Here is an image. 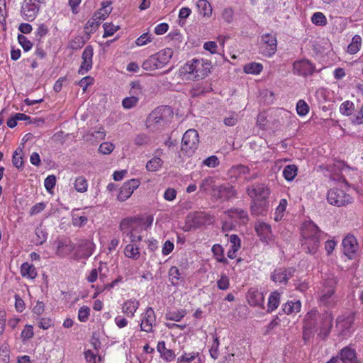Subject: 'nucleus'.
<instances>
[{
	"instance_id": "43",
	"label": "nucleus",
	"mask_w": 363,
	"mask_h": 363,
	"mask_svg": "<svg viewBox=\"0 0 363 363\" xmlns=\"http://www.w3.org/2000/svg\"><path fill=\"white\" fill-rule=\"evenodd\" d=\"M12 163L13 166L19 169L22 167L23 164V149L18 147L13 152L12 157Z\"/></svg>"
},
{
	"instance_id": "62",
	"label": "nucleus",
	"mask_w": 363,
	"mask_h": 363,
	"mask_svg": "<svg viewBox=\"0 0 363 363\" xmlns=\"http://www.w3.org/2000/svg\"><path fill=\"white\" fill-rule=\"evenodd\" d=\"M56 184V177L54 175H49L47 177L44 181V186L45 189L50 192L52 189L55 187Z\"/></svg>"
},
{
	"instance_id": "21",
	"label": "nucleus",
	"mask_w": 363,
	"mask_h": 363,
	"mask_svg": "<svg viewBox=\"0 0 363 363\" xmlns=\"http://www.w3.org/2000/svg\"><path fill=\"white\" fill-rule=\"evenodd\" d=\"M344 254L351 259L356 253L358 245L355 237L352 235H347L342 240Z\"/></svg>"
},
{
	"instance_id": "25",
	"label": "nucleus",
	"mask_w": 363,
	"mask_h": 363,
	"mask_svg": "<svg viewBox=\"0 0 363 363\" xmlns=\"http://www.w3.org/2000/svg\"><path fill=\"white\" fill-rule=\"evenodd\" d=\"M140 306L136 299L126 300L122 305V312L128 317L133 318Z\"/></svg>"
},
{
	"instance_id": "47",
	"label": "nucleus",
	"mask_w": 363,
	"mask_h": 363,
	"mask_svg": "<svg viewBox=\"0 0 363 363\" xmlns=\"http://www.w3.org/2000/svg\"><path fill=\"white\" fill-rule=\"evenodd\" d=\"M311 21L313 24L319 26H323L327 24V18L322 12H315L311 17Z\"/></svg>"
},
{
	"instance_id": "16",
	"label": "nucleus",
	"mask_w": 363,
	"mask_h": 363,
	"mask_svg": "<svg viewBox=\"0 0 363 363\" xmlns=\"http://www.w3.org/2000/svg\"><path fill=\"white\" fill-rule=\"evenodd\" d=\"M294 269L292 267H280L275 269L271 274V279L276 284H286L293 277Z\"/></svg>"
},
{
	"instance_id": "41",
	"label": "nucleus",
	"mask_w": 363,
	"mask_h": 363,
	"mask_svg": "<svg viewBox=\"0 0 363 363\" xmlns=\"http://www.w3.org/2000/svg\"><path fill=\"white\" fill-rule=\"evenodd\" d=\"M169 279L173 285H177L183 277L178 267L175 266L171 267L168 272Z\"/></svg>"
},
{
	"instance_id": "32",
	"label": "nucleus",
	"mask_w": 363,
	"mask_h": 363,
	"mask_svg": "<svg viewBox=\"0 0 363 363\" xmlns=\"http://www.w3.org/2000/svg\"><path fill=\"white\" fill-rule=\"evenodd\" d=\"M301 308V303L300 301H289L282 306L284 313L287 315L298 313Z\"/></svg>"
},
{
	"instance_id": "63",
	"label": "nucleus",
	"mask_w": 363,
	"mask_h": 363,
	"mask_svg": "<svg viewBox=\"0 0 363 363\" xmlns=\"http://www.w3.org/2000/svg\"><path fill=\"white\" fill-rule=\"evenodd\" d=\"M203 164L208 167H216L219 164V161L216 155H212L204 160Z\"/></svg>"
},
{
	"instance_id": "51",
	"label": "nucleus",
	"mask_w": 363,
	"mask_h": 363,
	"mask_svg": "<svg viewBox=\"0 0 363 363\" xmlns=\"http://www.w3.org/2000/svg\"><path fill=\"white\" fill-rule=\"evenodd\" d=\"M10 359L9 346L4 343L0 345V362L1 363H9Z\"/></svg>"
},
{
	"instance_id": "31",
	"label": "nucleus",
	"mask_w": 363,
	"mask_h": 363,
	"mask_svg": "<svg viewBox=\"0 0 363 363\" xmlns=\"http://www.w3.org/2000/svg\"><path fill=\"white\" fill-rule=\"evenodd\" d=\"M247 300L251 306H262L264 302V297L262 292L258 291H249Z\"/></svg>"
},
{
	"instance_id": "49",
	"label": "nucleus",
	"mask_w": 363,
	"mask_h": 363,
	"mask_svg": "<svg viewBox=\"0 0 363 363\" xmlns=\"http://www.w3.org/2000/svg\"><path fill=\"white\" fill-rule=\"evenodd\" d=\"M88 184L85 178L82 177H77L74 182V188L78 192H85L87 190Z\"/></svg>"
},
{
	"instance_id": "30",
	"label": "nucleus",
	"mask_w": 363,
	"mask_h": 363,
	"mask_svg": "<svg viewBox=\"0 0 363 363\" xmlns=\"http://www.w3.org/2000/svg\"><path fill=\"white\" fill-rule=\"evenodd\" d=\"M21 274L24 278L33 280L35 279L38 274L35 267L33 264L25 262L21 266Z\"/></svg>"
},
{
	"instance_id": "7",
	"label": "nucleus",
	"mask_w": 363,
	"mask_h": 363,
	"mask_svg": "<svg viewBox=\"0 0 363 363\" xmlns=\"http://www.w3.org/2000/svg\"><path fill=\"white\" fill-rule=\"evenodd\" d=\"M199 143L198 132L194 129L186 130L182 140V150L187 155L193 154L197 149Z\"/></svg>"
},
{
	"instance_id": "38",
	"label": "nucleus",
	"mask_w": 363,
	"mask_h": 363,
	"mask_svg": "<svg viewBox=\"0 0 363 363\" xmlns=\"http://www.w3.org/2000/svg\"><path fill=\"white\" fill-rule=\"evenodd\" d=\"M298 167L295 164H289L284 167L283 177L288 182H291L297 176Z\"/></svg>"
},
{
	"instance_id": "52",
	"label": "nucleus",
	"mask_w": 363,
	"mask_h": 363,
	"mask_svg": "<svg viewBox=\"0 0 363 363\" xmlns=\"http://www.w3.org/2000/svg\"><path fill=\"white\" fill-rule=\"evenodd\" d=\"M199 352H193L191 353H184L177 358L178 363H190L199 357Z\"/></svg>"
},
{
	"instance_id": "60",
	"label": "nucleus",
	"mask_w": 363,
	"mask_h": 363,
	"mask_svg": "<svg viewBox=\"0 0 363 363\" xmlns=\"http://www.w3.org/2000/svg\"><path fill=\"white\" fill-rule=\"evenodd\" d=\"M138 102V98L136 96H130L125 98L122 101V106L125 109H130L135 107Z\"/></svg>"
},
{
	"instance_id": "50",
	"label": "nucleus",
	"mask_w": 363,
	"mask_h": 363,
	"mask_svg": "<svg viewBox=\"0 0 363 363\" xmlns=\"http://www.w3.org/2000/svg\"><path fill=\"white\" fill-rule=\"evenodd\" d=\"M185 315V312L181 311H172L166 313V318L176 322L180 321Z\"/></svg>"
},
{
	"instance_id": "24",
	"label": "nucleus",
	"mask_w": 363,
	"mask_h": 363,
	"mask_svg": "<svg viewBox=\"0 0 363 363\" xmlns=\"http://www.w3.org/2000/svg\"><path fill=\"white\" fill-rule=\"evenodd\" d=\"M163 154V150L157 149L155 152V156L150 160L146 164V169L150 172H156L160 170L163 165V160L160 156Z\"/></svg>"
},
{
	"instance_id": "29",
	"label": "nucleus",
	"mask_w": 363,
	"mask_h": 363,
	"mask_svg": "<svg viewBox=\"0 0 363 363\" xmlns=\"http://www.w3.org/2000/svg\"><path fill=\"white\" fill-rule=\"evenodd\" d=\"M227 216L231 218H239L243 223L249 220L247 212L241 208H232L225 211Z\"/></svg>"
},
{
	"instance_id": "34",
	"label": "nucleus",
	"mask_w": 363,
	"mask_h": 363,
	"mask_svg": "<svg viewBox=\"0 0 363 363\" xmlns=\"http://www.w3.org/2000/svg\"><path fill=\"white\" fill-rule=\"evenodd\" d=\"M112 8L110 1H104L101 3V8L94 13L95 16L101 21L106 19V18L111 12Z\"/></svg>"
},
{
	"instance_id": "59",
	"label": "nucleus",
	"mask_w": 363,
	"mask_h": 363,
	"mask_svg": "<svg viewBox=\"0 0 363 363\" xmlns=\"http://www.w3.org/2000/svg\"><path fill=\"white\" fill-rule=\"evenodd\" d=\"M33 328L31 325H26L21 333L23 342L31 339L33 337Z\"/></svg>"
},
{
	"instance_id": "23",
	"label": "nucleus",
	"mask_w": 363,
	"mask_h": 363,
	"mask_svg": "<svg viewBox=\"0 0 363 363\" xmlns=\"http://www.w3.org/2000/svg\"><path fill=\"white\" fill-rule=\"evenodd\" d=\"M338 357L340 363H359L355 350L348 347L341 350Z\"/></svg>"
},
{
	"instance_id": "42",
	"label": "nucleus",
	"mask_w": 363,
	"mask_h": 363,
	"mask_svg": "<svg viewBox=\"0 0 363 363\" xmlns=\"http://www.w3.org/2000/svg\"><path fill=\"white\" fill-rule=\"evenodd\" d=\"M263 69V66L260 63L251 62L245 65L244 71L247 74H258Z\"/></svg>"
},
{
	"instance_id": "12",
	"label": "nucleus",
	"mask_w": 363,
	"mask_h": 363,
	"mask_svg": "<svg viewBox=\"0 0 363 363\" xmlns=\"http://www.w3.org/2000/svg\"><path fill=\"white\" fill-rule=\"evenodd\" d=\"M277 38L273 34H264L260 42L261 52L265 56L271 57L277 51Z\"/></svg>"
},
{
	"instance_id": "8",
	"label": "nucleus",
	"mask_w": 363,
	"mask_h": 363,
	"mask_svg": "<svg viewBox=\"0 0 363 363\" xmlns=\"http://www.w3.org/2000/svg\"><path fill=\"white\" fill-rule=\"evenodd\" d=\"M328 201L331 204L337 206H343L352 203V198L345 191L340 189H331L328 192Z\"/></svg>"
},
{
	"instance_id": "20",
	"label": "nucleus",
	"mask_w": 363,
	"mask_h": 363,
	"mask_svg": "<svg viewBox=\"0 0 363 363\" xmlns=\"http://www.w3.org/2000/svg\"><path fill=\"white\" fill-rule=\"evenodd\" d=\"M333 317L331 313L326 312L320 318L318 336L321 339L326 338L333 327Z\"/></svg>"
},
{
	"instance_id": "45",
	"label": "nucleus",
	"mask_w": 363,
	"mask_h": 363,
	"mask_svg": "<svg viewBox=\"0 0 363 363\" xmlns=\"http://www.w3.org/2000/svg\"><path fill=\"white\" fill-rule=\"evenodd\" d=\"M354 110V104L350 101H344L340 106V113L346 116H351Z\"/></svg>"
},
{
	"instance_id": "10",
	"label": "nucleus",
	"mask_w": 363,
	"mask_h": 363,
	"mask_svg": "<svg viewBox=\"0 0 363 363\" xmlns=\"http://www.w3.org/2000/svg\"><path fill=\"white\" fill-rule=\"evenodd\" d=\"M247 195L252 201L255 200H268L270 194L269 189L263 184H255L249 186L246 189Z\"/></svg>"
},
{
	"instance_id": "5",
	"label": "nucleus",
	"mask_w": 363,
	"mask_h": 363,
	"mask_svg": "<svg viewBox=\"0 0 363 363\" xmlns=\"http://www.w3.org/2000/svg\"><path fill=\"white\" fill-rule=\"evenodd\" d=\"M210 71V64L202 59L191 60L187 62L181 69L182 74H187L189 78L201 79Z\"/></svg>"
},
{
	"instance_id": "9",
	"label": "nucleus",
	"mask_w": 363,
	"mask_h": 363,
	"mask_svg": "<svg viewBox=\"0 0 363 363\" xmlns=\"http://www.w3.org/2000/svg\"><path fill=\"white\" fill-rule=\"evenodd\" d=\"M255 230L261 242L267 245H271L274 242V235H273L272 227L269 224L262 220H258L255 223Z\"/></svg>"
},
{
	"instance_id": "46",
	"label": "nucleus",
	"mask_w": 363,
	"mask_h": 363,
	"mask_svg": "<svg viewBox=\"0 0 363 363\" xmlns=\"http://www.w3.org/2000/svg\"><path fill=\"white\" fill-rule=\"evenodd\" d=\"M211 250L218 262L222 263L227 262V259L223 256V249L220 245H213Z\"/></svg>"
},
{
	"instance_id": "15",
	"label": "nucleus",
	"mask_w": 363,
	"mask_h": 363,
	"mask_svg": "<svg viewBox=\"0 0 363 363\" xmlns=\"http://www.w3.org/2000/svg\"><path fill=\"white\" fill-rule=\"evenodd\" d=\"M293 68L294 74L302 77L311 76L315 72V66L306 59L295 61Z\"/></svg>"
},
{
	"instance_id": "48",
	"label": "nucleus",
	"mask_w": 363,
	"mask_h": 363,
	"mask_svg": "<svg viewBox=\"0 0 363 363\" xmlns=\"http://www.w3.org/2000/svg\"><path fill=\"white\" fill-rule=\"evenodd\" d=\"M215 185V179L213 177H208L203 179L200 184V189L203 191H208L210 189L213 190V187H216Z\"/></svg>"
},
{
	"instance_id": "26",
	"label": "nucleus",
	"mask_w": 363,
	"mask_h": 363,
	"mask_svg": "<svg viewBox=\"0 0 363 363\" xmlns=\"http://www.w3.org/2000/svg\"><path fill=\"white\" fill-rule=\"evenodd\" d=\"M157 350L160 354L161 357L167 362H172L175 358L174 351L166 348L164 341L158 342Z\"/></svg>"
},
{
	"instance_id": "39",
	"label": "nucleus",
	"mask_w": 363,
	"mask_h": 363,
	"mask_svg": "<svg viewBox=\"0 0 363 363\" xmlns=\"http://www.w3.org/2000/svg\"><path fill=\"white\" fill-rule=\"evenodd\" d=\"M196 5L201 15L203 16H209L211 15V6L207 0H199Z\"/></svg>"
},
{
	"instance_id": "33",
	"label": "nucleus",
	"mask_w": 363,
	"mask_h": 363,
	"mask_svg": "<svg viewBox=\"0 0 363 363\" xmlns=\"http://www.w3.org/2000/svg\"><path fill=\"white\" fill-rule=\"evenodd\" d=\"M281 294L275 291L270 294L267 303V311L272 312L275 311L280 303Z\"/></svg>"
},
{
	"instance_id": "3",
	"label": "nucleus",
	"mask_w": 363,
	"mask_h": 363,
	"mask_svg": "<svg viewBox=\"0 0 363 363\" xmlns=\"http://www.w3.org/2000/svg\"><path fill=\"white\" fill-rule=\"evenodd\" d=\"M337 282V278L333 274H328L323 279L318 291L319 301L321 304L331 306L337 302L335 291Z\"/></svg>"
},
{
	"instance_id": "14",
	"label": "nucleus",
	"mask_w": 363,
	"mask_h": 363,
	"mask_svg": "<svg viewBox=\"0 0 363 363\" xmlns=\"http://www.w3.org/2000/svg\"><path fill=\"white\" fill-rule=\"evenodd\" d=\"M228 174L230 178L244 179L246 182H250L257 177V174H251L249 167L242 164L232 167L228 171Z\"/></svg>"
},
{
	"instance_id": "61",
	"label": "nucleus",
	"mask_w": 363,
	"mask_h": 363,
	"mask_svg": "<svg viewBox=\"0 0 363 363\" xmlns=\"http://www.w3.org/2000/svg\"><path fill=\"white\" fill-rule=\"evenodd\" d=\"M35 235L37 237L36 245H43L47 240V233L41 227H38L35 229Z\"/></svg>"
},
{
	"instance_id": "44",
	"label": "nucleus",
	"mask_w": 363,
	"mask_h": 363,
	"mask_svg": "<svg viewBox=\"0 0 363 363\" xmlns=\"http://www.w3.org/2000/svg\"><path fill=\"white\" fill-rule=\"evenodd\" d=\"M287 206V201L284 199H282L279 201V206L277 207L275 213H274V220L279 221L281 220L284 216V213L286 211Z\"/></svg>"
},
{
	"instance_id": "28",
	"label": "nucleus",
	"mask_w": 363,
	"mask_h": 363,
	"mask_svg": "<svg viewBox=\"0 0 363 363\" xmlns=\"http://www.w3.org/2000/svg\"><path fill=\"white\" fill-rule=\"evenodd\" d=\"M354 316L352 315L339 316L337 319V327L339 328L342 332L349 330L353 324Z\"/></svg>"
},
{
	"instance_id": "22",
	"label": "nucleus",
	"mask_w": 363,
	"mask_h": 363,
	"mask_svg": "<svg viewBox=\"0 0 363 363\" xmlns=\"http://www.w3.org/2000/svg\"><path fill=\"white\" fill-rule=\"evenodd\" d=\"M269 209L268 200H255L250 202V211L253 216H265Z\"/></svg>"
},
{
	"instance_id": "57",
	"label": "nucleus",
	"mask_w": 363,
	"mask_h": 363,
	"mask_svg": "<svg viewBox=\"0 0 363 363\" xmlns=\"http://www.w3.org/2000/svg\"><path fill=\"white\" fill-rule=\"evenodd\" d=\"M309 111L308 105L303 101L299 100L296 104V111L300 116H306Z\"/></svg>"
},
{
	"instance_id": "35",
	"label": "nucleus",
	"mask_w": 363,
	"mask_h": 363,
	"mask_svg": "<svg viewBox=\"0 0 363 363\" xmlns=\"http://www.w3.org/2000/svg\"><path fill=\"white\" fill-rule=\"evenodd\" d=\"M362 43V39L360 35H355L352 38L351 43L348 45L347 52L351 55L356 54L359 51Z\"/></svg>"
},
{
	"instance_id": "13",
	"label": "nucleus",
	"mask_w": 363,
	"mask_h": 363,
	"mask_svg": "<svg viewBox=\"0 0 363 363\" xmlns=\"http://www.w3.org/2000/svg\"><path fill=\"white\" fill-rule=\"evenodd\" d=\"M156 315L154 310L148 307L145 311L141 314L140 323V330L146 333H152L154 326L156 325Z\"/></svg>"
},
{
	"instance_id": "64",
	"label": "nucleus",
	"mask_w": 363,
	"mask_h": 363,
	"mask_svg": "<svg viewBox=\"0 0 363 363\" xmlns=\"http://www.w3.org/2000/svg\"><path fill=\"white\" fill-rule=\"evenodd\" d=\"M152 40L150 35L147 33H143L139 38H138L135 40V44L138 46H143L148 43H150Z\"/></svg>"
},
{
	"instance_id": "53",
	"label": "nucleus",
	"mask_w": 363,
	"mask_h": 363,
	"mask_svg": "<svg viewBox=\"0 0 363 363\" xmlns=\"http://www.w3.org/2000/svg\"><path fill=\"white\" fill-rule=\"evenodd\" d=\"M90 308L86 306H83L78 311V319L81 322H86L90 315Z\"/></svg>"
},
{
	"instance_id": "55",
	"label": "nucleus",
	"mask_w": 363,
	"mask_h": 363,
	"mask_svg": "<svg viewBox=\"0 0 363 363\" xmlns=\"http://www.w3.org/2000/svg\"><path fill=\"white\" fill-rule=\"evenodd\" d=\"M104 29V33L103 35V38H107L108 36H112L118 29V26H115L111 23H105L103 26Z\"/></svg>"
},
{
	"instance_id": "27",
	"label": "nucleus",
	"mask_w": 363,
	"mask_h": 363,
	"mask_svg": "<svg viewBox=\"0 0 363 363\" xmlns=\"http://www.w3.org/2000/svg\"><path fill=\"white\" fill-rule=\"evenodd\" d=\"M124 255L133 260H138L140 257V249L138 245L127 243L124 247Z\"/></svg>"
},
{
	"instance_id": "11",
	"label": "nucleus",
	"mask_w": 363,
	"mask_h": 363,
	"mask_svg": "<svg viewBox=\"0 0 363 363\" xmlns=\"http://www.w3.org/2000/svg\"><path fill=\"white\" fill-rule=\"evenodd\" d=\"M41 6L33 0H24L21 9L22 17L28 21H33L38 16Z\"/></svg>"
},
{
	"instance_id": "36",
	"label": "nucleus",
	"mask_w": 363,
	"mask_h": 363,
	"mask_svg": "<svg viewBox=\"0 0 363 363\" xmlns=\"http://www.w3.org/2000/svg\"><path fill=\"white\" fill-rule=\"evenodd\" d=\"M135 222L136 220L133 218H126L121 220L119 228L123 235L134 230Z\"/></svg>"
},
{
	"instance_id": "18",
	"label": "nucleus",
	"mask_w": 363,
	"mask_h": 363,
	"mask_svg": "<svg viewBox=\"0 0 363 363\" xmlns=\"http://www.w3.org/2000/svg\"><path fill=\"white\" fill-rule=\"evenodd\" d=\"M236 191L229 184H222L213 187V195L222 201L229 200L235 197Z\"/></svg>"
},
{
	"instance_id": "56",
	"label": "nucleus",
	"mask_w": 363,
	"mask_h": 363,
	"mask_svg": "<svg viewBox=\"0 0 363 363\" xmlns=\"http://www.w3.org/2000/svg\"><path fill=\"white\" fill-rule=\"evenodd\" d=\"M217 286L220 290H227L230 287V279L225 274H221L219 279L217 280Z\"/></svg>"
},
{
	"instance_id": "54",
	"label": "nucleus",
	"mask_w": 363,
	"mask_h": 363,
	"mask_svg": "<svg viewBox=\"0 0 363 363\" xmlns=\"http://www.w3.org/2000/svg\"><path fill=\"white\" fill-rule=\"evenodd\" d=\"M115 145L110 142L102 143L98 149L99 152L103 155H109L114 150Z\"/></svg>"
},
{
	"instance_id": "2",
	"label": "nucleus",
	"mask_w": 363,
	"mask_h": 363,
	"mask_svg": "<svg viewBox=\"0 0 363 363\" xmlns=\"http://www.w3.org/2000/svg\"><path fill=\"white\" fill-rule=\"evenodd\" d=\"M320 233L318 228L313 223L307 224L303 228V240L301 248L306 253L311 255L316 253L320 244Z\"/></svg>"
},
{
	"instance_id": "37",
	"label": "nucleus",
	"mask_w": 363,
	"mask_h": 363,
	"mask_svg": "<svg viewBox=\"0 0 363 363\" xmlns=\"http://www.w3.org/2000/svg\"><path fill=\"white\" fill-rule=\"evenodd\" d=\"M87 220L86 216L79 214V209H74L72 211V223L74 226H84L87 223Z\"/></svg>"
},
{
	"instance_id": "58",
	"label": "nucleus",
	"mask_w": 363,
	"mask_h": 363,
	"mask_svg": "<svg viewBox=\"0 0 363 363\" xmlns=\"http://www.w3.org/2000/svg\"><path fill=\"white\" fill-rule=\"evenodd\" d=\"M18 41L26 52L29 51L33 47V43L22 34H18Z\"/></svg>"
},
{
	"instance_id": "6",
	"label": "nucleus",
	"mask_w": 363,
	"mask_h": 363,
	"mask_svg": "<svg viewBox=\"0 0 363 363\" xmlns=\"http://www.w3.org/2000/svg\"><path fill=\"white\" fill-rule=\"evenodd\" d=\"M321 316L317 310H312L306 313L304 318L303 337L305 340H308L316 330L317 325H319Z\"/></svg>"
},
{
	"instance_id": "19",
	"label": "nucleus",
	"mask_w": 363,
	"mask_h": 363,
	"mask_svg": "<svg viewBox=\"0 0 363 363\" xmlns=\"http://www.w3.org/2000/svg\"><path fill=\"white\" fill-rule=\"evenodd\" d=\"M94 50L91 46H86L82 55V62L78 70L79 74H84L92 68Z\"/></svg>"
},
{
	"instance_id": "4",
	"label": "nucleus",
	"mask_w": 363,
	"mask_h": 363,
	"mask_svg": "<svg viewBox=\"0 0 363 363\" xmlns=\"http://www.w3.org/2000/svg\"><path fill=\"white\" fill-rule=\"evenodd\" d=\"M172 55V49L165 48L150 56L143 62L142 67L146 71H154L161 69L168 64Z\"/></svg>"
},
{
	"instance_id": "17",
	"label": "nucleus",
	"mask_w": 363,
	"mask_h": 363,
	"mask_svg": "<svg viewBox=\"0 0 363 363\" xmlns=\"http://www.w3.org/2000/svg\"><path fill=\"white\" fill-rule=\"evenodd\" d=\"M139 185L140 182L138 179H132L125 182L120 188V191L117 196L118 200L121 201L127 200L132 195L134 190L139 186Z\"/></svg>"
},
{
	"instance_id": "40",
	"label": "nucleus",
	"mask_w": 363,
	"mask_h": 363,
	"mask_svg": "<svg viewBox=\"0 0 363 363\" xmlns=\"http://www.w3.org/2000/svg\"><path fill=\"white\" fill-rule=\"evenodd\" d=\"M211 217L204 212H196L194 214L193 223L196 225H202L210 222Z\"/></svg>"
},
{
	"instance_id": "1",
	"label": "nucleus",
	"mask_w": 363,
	"mask_h": 363,
	"mask_svg": "<svg viewBox=\"0 0 363 363\" xmlns=\"http://www.w3.org/2000/svg\"><path fill=\"white\" fill-rule=\"evenodd\" d=\"M173 116L169 106H160L152 111L147 117L145 125L147 128L156 130L167 125Z\"/></svg>"
}]
</instances>
